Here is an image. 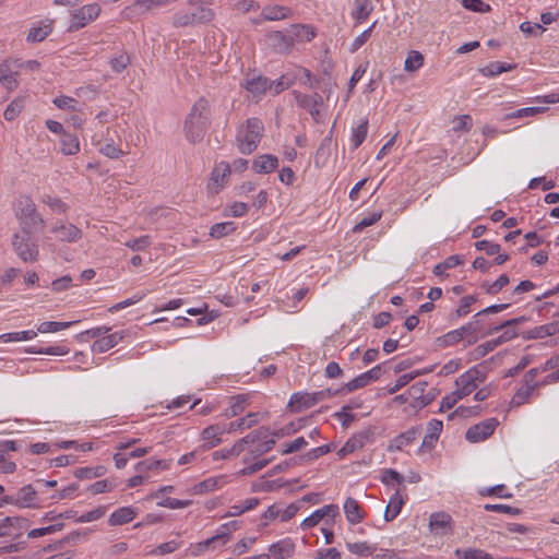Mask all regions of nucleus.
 <instances>
[{"mask_svg":"<svg viewBox=\"0 0 559 559\" xmlns=\"http://www.w3.org/2000/svg\"><path fill=\"white\" fill-rule=\"evenodd\" d=\"M258 498H248L240 504H234L229 508L226 516H239L242 513L254 509L259 504Z\"/></svg>","mask_w":559,"mask_h":559,"instance_id":"de8ad7c7","label":"nucleus"},{"mask_svg":"<svg viewBox=\"0 0 559 559\" xmlns=\"http://www.w3.org/2000/svg\"><path fill=\"white\" fill-rule=\"evenodd\" d=\"M515 68V64H509L506 62L495 61L490 62L480 69L484 76H496L503 72L510 71Z\"/></svg>","mask_w":559,"mask_h":559,"instance_id":"37998d69","label":"nucleus"},{"mask_svg":"<svg viewBox=\"0 0 559 559\" xmlns=\"http://www.w3.org/2000/svg\"><path fill=\"white\" fill-rule=\"evenodd\" d=\"M20 445L14 440H5L0 443V472L12 474L16 469V464L9 460V452H15Z\"/></svg>","mask_w":559,"mask_h":559,"instance_id":"dca6fc26","label":"nucleus"},{"mask_svg":"<svg viewBox=\"0 0 559 559\" xmlns=\"http://www.w3.org/2000/svg\"><path fill=\"white\" fill-rule=\"evenodd\" d=\"M52 31L50 24L45 25H35L31 27L26 40L31 43H39L43 41Z\"/></svg>","mask_w":559,"mask_h":559,"instance_id":"49530a36","label":"nucleus"},{"mask_svg":"<svg viewBox=\"0 0 559 559\" xmlns=\"http://www.w3.org/2000/svg\"><path fill=\"white\" fill-rule=\"evenodd\" d=\"M275 445V439L270 438V430L266 428L265 438L260 439L254 444H249V454L252 457H258L271 451Z\"/></svg>","mask_w":559,"mask_h":559,"instance_id":"2f4dec72","label":"nucleus"},{"mask_svg":"<svg viewBox=\"0 0 559 559\" xmlns=\"http://www.w3.org/2000/svg\"><path fill=\"white\" fill-rule=\"evenodd\" d=\"M152 243L148 235L141 236L139 238L130 239L124 242V246L133 251H141L146 249Z\"/></svg>","mask_w":559,"mask_h":559,"instance_id":"69168bd1","label":"nucleus"},{"mask_svg":"<svg viewBox=\"0 0 559 559\" xmlns=\"http://www.w3.org/2000/svg\"><path fill=\"white\" fill-rule=\"evenodd\" d=\"M346 547L349 550V552H352L354 555H359V556H370L377 549V547L374 545H370L367 542L347 543Z\"/></svg>","mask_w":559,"mask_h":559,"instance_id":"5fc2aeb1","label":"nucleus"},{"mask_svg":"<svg viewBox=\"0 0 559 559\" xmlns=\"http://www.w3.org/2000/svg\"><path fill=\"white\" fill-rule=\"evenodd\" d=\"M266 428L260 427L252 432L248 433L243 438L239 439L230 449H228V453L234 456H238L241 452L245 451L249 444H254L260 439L265 438Z\"/></svg>","mask_w":559,"mask_h":559,"instance_id":"f3484780","label":"nucleus"},{"mask_svg":"<svg viewBox=\"0 0 559 559\" xmlns=\"http://www.w3.org/2000/svg\"><path fill=\"white\" fill-rule=\"evenodd\" d=\"M209 119V102L201 97L194 103L185 121V133L189 142L197 143L203 139L207 129Z\"/></svg>","mask_w":559,"mask_h":559,"instance_id":"f257e3e1","label":"nucleus"},{"mask_svg":"<svg viewBox=\"0 0 559 559\" xmlns=\"http://www.w3.org/2000/svg\"><path fill=\"white\" fill-rule=\"evenodd\" d=\"M278 167V158L272 154L259 155L252 163V168L258 174H271Z\"/></svg>","mask_w":559,"mask_h":559,"instance_id":"b1692460","label":"nucleus"},{"mask_svg":"<svg viewBox=\"0 0 559 559\" xmlns=\"http://www.w3.org/2000/svg\"><path fill=\"white\" fill-rule=\"evenodd\" d=\"M537 384H527L523 383L514 393L510 406L511 407H519L526 403L530 399V396L533 394V392L536 390Z\"/></svg>","mask_w":559,"mask_h":559,"instance_id":"e433bc0d","label":"nucleus"},{"mask_svg":"<svg viewBox=\"0 0 559 559\" xmlns=\"http://www.w3.org/2000/svg\"><path fill=\"white\" fill-rule=\"evenodd\" d=\"M338 514V507L336 504H326L321 509L316 510L312 514L301 522L302 530H309L316 526L323 518H335Z\"/></svg>","mask_w":559,"mask_h":559,"instance_id":"6ab92c4d","label":"nucleus"},{"mask_svg":"<svg viewBox=\"0 0 559 559\" xmlns=\"http://www.w3.org/2000/svg\"><path fill=\"white\" fill-rule=\"evenodd\" d=\"M369 383L370 382L368 381L366 374L361 373V374L357 376L356 378H354L353 380H350L349 382L345 383L342 388H340L337 390H333V391H334L335 395L350 393L358 389L367 386Z\"/></svg>","mask_w":559,"mask_h":559,"instance_id":"a19ab883","label":"nucleus"},{"mask_svg":"<svg viewBox=\"0 0 559 559\" xmlns=\"http://www.w3.org/2000/svg\"><path fill=\"white\" fill-rule=\"evenodd\" d=\"M36 336L37 332L34 330L4 333L0 335V343L29 341L35 338Z\"/></svg>","mask_w":559,"mask_h":559,"instance_id":"c03bdc74","label":"nucleus"},{"mask_svg":"<svg viewBox=\"0 0 559 559\" xmlns=\"http://www.w3.org/2000/svg\"><path fill=\"white\" fill-rule=\"evenodd\" d=\"M249 395L248 394H239L233 396L229 402V408L226 411L227 417L238 416L243 413L247 406L249 405Z\"/></svg>","mask_w":559,"mask_h":559,"instance_id":"c9c22d12","label":"nucleus"},{"mask_svg":"<svg viewBox=\"0 0 559 559\" xmlns=\"http://www.w3.org/2000/svg\"><path fill=\"white\" fill-rule=\"evenodd\" d=\"M109 64L114 72L120 73L130 64V57L127 52L122 51L118 56L110 58Z\"/></svg>","mask_w":559,"mask_h":559,"instance_id":"13d9d810","label":"nucleus"},{"mask_svg":"<svg viewBox=\"0 0 559 559\" xmlns=\"http://www.w3.org/2000/svg\"><path fill=\"white\" fill-rule=\"evenodd\" d=\"M238 528V522L237 521H230L223 525H221L218 532L212 536L211 538H207L204 542L198 543L195 548L198 550V554L209 549L214 548L216 543H221L222 545H225L230 537V533L233 531H236Z\"/></svg>","mask_w":559,"mask_h":559,"instance_id":"9b49d317","label":"nucleus"},{"mask_svg":"<svg viewBox=\"0 0 559 559\" xmlns=\"http://www.w3.org/2000/svg\"><path fill=\"white\" fill-rule=\"evenodd\" d=\"M455 556L459 559H492L487 552L480 549H456Z\"/></svg>","mask_w":559,"mask_h":559,"instance_id":"052dcab7","label":"nucleus"},{"mask_svg":"<svg viewBox=\"0 0 559 559\" xmlns=\"http://www.w3.org/2000/svg\"><path fill=\"white\" fill-rule=\"evenodd\" d=\"M498 426L496 418L486 419L479 424L469 427L465 437L471 442H480L489 438Z\"/></svg>","mask_w":559,"mask_h":559,"instance_id":"f8f14e48","label":"nucleus"},{"mask_svg":"<svg viewBox=\"0 0 559 559\" xmlns=\"http://www.w3.org/2000/svg\"><path fill=\"white\" fill-rule=\"evenodd\" d=\"M260 421L259 413H249L245 417L238 418L235 421L227 424L228 433L235 432L237 430L249 429L252 426L257 425Z\"/></svg>","mask_w":559,"mask_h":559,"instance_id":"7c9ffc66","label":"nucleus"},{"mask_svg":"<svg viewBox=\"0 0 559 559\" xmlns=\"http://www.w3.org/2000/svg\"><path fill=\"white\" fill-rule=\"evenodd\" d=\"M486 379V373L477 367H472L462 373L456 380V392L461 397L469 395Z\"/></svg>","mask_w":559,"mask_h":559,"instance_id":"0eeeda50","label":"nucleus"},{"mask_svg":"<svg viewBox=\"0 0 559 559\" xmlns=\"http://www.w3.org/2000/svg\"><path fill=\"white\" fill-rule=\"evenodd\" d=\"M343 508H344V513H345L346 520L349 523L358 524L365 519L362 509L356 499L348 497L345 500Z\"/></svg>","mask_w":559,"mask_h":559,"instance_id":"bb28decb","label":"nucleus"},{"mask_svg":"<svg viewBox=\"0 0 559 559\" xmlns=\"http://www.w3.org/2000/svg\"><path fill=\"white\" fill-rule=\"evenodd\" d=\"M365 438L364 436H354L352 438H349L345 444L338 451V456L341 457H344L346 456L347 454H350L353 452H355L356 450L360 449L364 447V443H365Z\"/></svg>","mask_w":559,"mask_h":559,"instance_id":"8fccbe9b","label":"nucleus"},{"mask_svg":"<svg viewBox=\"0 0 559 559\" xmlns=\"http://www.w3.org/2000/svg\"><path fill=\"white\" fill-rule=\"evenodd\" d=\"M12 498V506L17 508H35L37 492L32 485H25L20 488L15 493L10 495Z\"/></svg>","mask_w":559,"mask_h":559,"instance_id":"2eb2a0df","label":"nucleus"},{"mask_svg":"<svg viewBox=\"0 0 559 559\" xmlns=\"http://www.w3.org/2000/svg\"><path fill=\"white\" fill-rule=\"evenodd\" d=\"M368 133V121L364 120L357 126L352 132L350 143L354 148H358L367 138Z\"/></svg>","mask_w":559,"mask_h":559,"instance_id":"864d4df0","label":"nucleus"},{"mask_svg":"<svg viewBox=\"0 0 559 559\" xmlns=\"http://www.w3.org/2000/svg\"><path fill=\"white\" fill-rule=\"evenodd\" d=\"M292 10L284 5L271 4L261 11V17L264 21H281L290 16Z\"/></svg>","mask_w":559,"mask_h":559,"instance_id":"cd10ccee","label":"nucleus"},{"mask_svg":"<svg viewBox=\"0 0 559 559\" xmlns=\"http://www.w3.org/2000/svg\"><path fill=\"white\" fill-rule=\"evenodd\" d=\"M138 515V509L134 507H121L115 510L108 518L110 526H118L130 523Z\"/></svg>","mask_w":559,"mask_h":559,"instance_id":"4be33fe9","label":"nucleus"},{"mask_svg":"<svg viewBox=\"0 0 559 559\" xmlns=\"http://www.w3.org/2000/svg\"><path fill=\"white\" fill-rule=\"evenodd\" d=\"M61 152L64 155H74L80 151V142L75 134L63 133L61 135Z\"/></svg>","mask_w":559,"mask_h":559,"instance_id":"58836bf2","label":"nucleus"},{"mask_svg":"<svg viewBox=\"0 0 559 559\" xmlns=\"http://www.w3.org/2000/svg\"><path fill=\"white\" fill-rule=\"evenodd\" d=\"M230 175V164L221 162L212 171L211 180L215 183H221Z\"/></svg>","mask_w":559,"mask_h":559,"instance_id":"bf43d9fd","label":"nucleus"},{"mask_svg":"<svg viewBox=\"0 0 559 559\" xmlns=\"http://www.w3.org/2000/svg\"><path fill=\"white\" fill-rule=\"evenodd\" d=\"M39 201L46 204L51 212L56 214H66L69 210V205L58 197L44 194L40 197Z\"/></svg>","mask_w":559,"mask_h":559,"instance_id":"ea45409f","label":"nucleus"},{"mask_svg":"<svg viewBox=\"0 0 559 559\" xmlns=\"http://www.w3.org/2000/svg\"><path fill=\"white\" fill-rule=\"evenodd\" d=\"M270 45L276 50L278 53L288 55L292 52L294 45L293 39L290 37L289 31L287 33H283L280 31L272 32L267 35Z\"/></svg>","mask_w":559,"mask_h":559,"instance_id":"a211bd4d","label":"nucleus"},{"mask_svg":"<svg viewBox=\"0 0 559 559\" xmlns=\"http://www.w3.org/2000/svg\"><path fill=\"white\" fill-rule=\"evenodd\" d=\"M356 9L352 13L356 21V24L365 22L373 10V5L370 0H355Z\"/></svg>","mask_w":559,"mask_h":559,"instance_id":"4c0bfd02","label":"nucleus"},{"mask_svg":"<svg viewBox=\"0 0 559 559\" xmlns=\"http://www.w3.org/2000/svg\"><path fill=\"white\" fill-rule=\"evenodd\" d=\"M294 97L299 107L307 109L314 120L319 119V116H320L319 107L323 103L322 96L319 93H314L312 95H307V94H302L300 92L295 91Z\"/></svg>","mask_w":559,"mask_h":559,"instance_id":"4468645a","label":"nucleus"},{"mask_svg":"<svg viewBox=\"0 0 559 559\" xmlns=\"http://www.w3.org/2000/svg\"><path fill=\"white\" fill-rule=\"evenodd\" d=\"M78 321H70V322H55V321H45L41 322L37 326V331L39 333H55L62 330H66L76 323Z\"/></svg>","mask_w":559,"mask_h":559,"instance_id":"3c124183","label":"nucleus"},{"mask_svg":"<svg viewBox=\"0 0 559 559\" xmlns=\"http://www.w3.org/2000/svg\"><path fill=\"white\" fill-rule=\"evenodd\" d=\"M284 79L289 82V86L295 83L312 87V75L311 72L302 67H293L287 70L284 74Z\"/></svg>","mask_w":559,"mask_h":559,"instance_id":"412c9836","label":"nucleus"},{"mask_svg":"<svg viewBox=\"0 0 559 559\" xmlns=\"http://www.w3.org/2000/svg\"><path fill=\"white\" fill-rule=\"evenodd\" d=\"M420 435L419 428H412L399 436H396L390 443L389 450L390 451H400L404 447L411 444L414 442L417 437Z\"/></svg>","mask_w":559,"mask_h":559,"instance_id":"c85d7f7f","label":"nucleus"},{"mask_svg":"<svg viewBox=\"0 0 559 559\" xmlns=\"http://www.w3.org/2000/svg\"><path fill=\"white\" fill-rule=\"evenodd\" d=\"M14 213L21 230L34 231L37 227H41L45 224L35 202L28 195H20L16 199Z\"/></svg>","mask_w":559,"mask_h":559,"instance_id":"7ed1b4c3","label":"nucleus"},{"mask_svg":"<svg viewBox=\"0 0 559 559\" xmlns=\"http://www.w3.org/2000/svg\"><path fill=\"white\" fill-rule=\"evenodd\" d=\"M477 300V297L474 296V295H468V296H464L461 301H460V306L457 307V309L455 310V313L454 316L456 318H461V317H465L471 311V306L476 302Z\"/></svg>","mask_w":559,"mask_h":559,"instance_id":"0e129e2a","label":"nucleus"},{"mask_svg":"<svg viewBox=\"0 0 559 559\" xmlns=\"http://www.w3.org/2000/svg\"><path fill=\"white\" fill-rule=\"evenodd\" d=\"M33 231L20 230L12 237V247L16 255L24 262H36L39 257L38 245Z\"/></svg>","mask_w":559,"mask_h":559,"instance_id":"39448f33","label":"nucleus"},{"mask_svg":"<svg viewBox=\"0 0 559 559\" xmlns=\"http://www.w3.org/2000/svg\"><path fill=\"white\" fill-rule=\"evenodd\" d=\"M290 37L293 39V45L296 43H308L311 41L316 35V28L308 24H294L289 29Z\"/></svg>","mask_w":559,"mask_h":559,"instance_id":"5701e85b","label":"nucleus"},{"mask_svg":"<svg viewBox=\"0 0 559 559\" xmlns=\"http://www.w3.org/2000/svg\"><path fill=\"white\" fill-rule=\"evenodd\" d=\"M429 530L437 536H447L452 534L453 522L450 514L445 512H435L429 518Z\"/></svg>","mask_w":559,"mask_h":559,"instance_id":"ddd939ff","label":"nucleus"},{"mask_svg":"<svg viewBox=\"0 0 559 559\" xmlns=\"http://www.w3.org/2000/svg\"><path fill=\"white\" fill-rule=\"evenodd\" d=\"M187 5V9L180 10L173 15V25L175 27L204 24L214 17V12L209 7L207 0H188Z\"/></svg>","mask_w":559,"mask_h":559,"instance_id":"f03ea898","label":"nucleus"},{"mask_svg":"<svg viewBox=\"0 0 559 559\" xmlns=\"http://www.w3.org/2000/svg\"><path fill=\"white\" fill-rule=\"evenodd\" d=\"M226 484L225 476L210 477L194 485L193 493L203 495L222 488Z\"/></svg>","mask_w":559,"mask_h":559,"instance_id":"c756f323","label":"nucleus"},{"mask_svg":"<svg viewBox=\"0 0 559 559\" xmlns=\"http://www.w3.org/2000/svg\"><path fill=\"white\" fill-rule=\"evenodd\" d=\"M106 468L103 465L95 467H80L74 472V476L79 479H93L104 476Z\"/></svg>","mask_w":559,"mask_h":559,"instance_id":"09e8293b","label":"nucleus"},{"mask_svg":"<svg viewBox=\"0 0 559 559\" xmlns=\"http://www.w3.org/2000/svg\"><path fill=\"white\" fill-rule=\"evenodd\" d=\"M404 504V499L401 496L400 491L396 490L395 493L391 497L384 512V520L386 522L393 521L401 512L402 507Z\"/></svg>","mask_w":559,"mask_h":559,"instance_id":"f704fd0d","label":"nucleus"},{"mask_svg":"<svg viewBox=\"0 0 559 559\" xmlns=\"http://www.w3.org/2000/svg\"><path fill=\"white\" fill-rule=\"evenodd\" d=\"M559 333V322H551L548 324L535 326L534 329L527 332L526 337L530 340L535 338H544L547 336H552Z\"/></svg>","mask_w":559,"mask_h":559,"instance_id":"72a5a7b5","label":"nucleus"},{"mask_svg":"<svg viewBox=\"0 0 559 559\" xmlns=\"http://www.w3.org/2000/svg\"><path fill=\"white\" fill-rule=\"evenodd\" d=\"M100 5L98 3H90L81 7L80 9L71 12V23L69 32H76L87 25L90 22L98 17L100 13Z\"/></svg>","mask_w":559,"mask_h":559,"instance_id":"6e6552de","label":"nucleus"},{"mask_svg":"<svg viewBox=\"0 0 559 559\" xmlns=\"http://www.w3.org/2000/svg\"><path fill=\"white\" fill-rule=\"evenodd\" d=\"M377 21L372 23L370 27L365 29L361 34H359L352 43L349 51L352 53L356 52L360 47H362L370 38L372 29L374 28Z\"/></svg>","mask_w":559,"mask_h":559,"instance_id":"680f3d73","label":"nucleus"},{"mask_svg":"<svg viewBox=\"0 0 559 559\" xmlns=\"http://www.w3.org/2000/svg\"><path fill=\"white\" fill-rule=\"evenodd\" d=\"M423 64H424L423 53H420L417 50H412L408 52V55L405 59L404 69L408 72H415L419 68H421Z\"/></svg>","mask_w":559,"mask_h":559,"instance_id":"603ef678","label":"nucleus"},{"mask_svg":"<svg viewBox=\"0 0 559 559\" xmlns=\"http://www.w3.org/2000/svg\"><path fill=\"white\" fill-rule=\"evenodd\" d=\"M20 59H8L0 63V84L8 91L19 86Z\"/></svg>","mask_w":559,"mask_h":559,"instance_id":"9d476101","label":"nucleus"},{"mask_svg":"<svg viewBox=\"0 0 559 559\" xmlns=\"http://www.w3.org/2000/svg\"><path fill=\"white\" fill-rule=\"evenodd\" d=\"M105 512H106V508L98 507L95 510L85 512L82 515H80L79 518H76L75 522L88 523V522L97 521L105 515Z\"/></svg>","mask_w":559,"mask_h":559,"instance_id":"774afa93","label":"nucleus"},{"mask_svg":"<svg viewBox=\"0 0 559 559\" xmlns=\"http://www.w3.org/2000/svg\"><path fill=\"white\" fill-rule=\"evenodd\" d=\"M264 127L261 120L250 118L246 124L238 130L237 147L241 154H251L260 143Z\"/></svg>","mask_w":559,"mask_h":559,"instance_id":"20e7f679","label":"nucleus"},{"mask_svg":"<svg viewBox=\"0 0 559 559\" xmlns=\"http://www.w3.org/2000/svg\"><path fill=\"white\" fill-rule=\"evenodd\" d=\"M270 554L276 559L290 558L295 552V544L289 538H284L274 543L269 548Z\"/></svg>","mask_w":559,"mask_h":559,"instance_id":"a878e982","label":"nucleus"},{"mask_svg":"<svg viewBox=\"0 0 559 559\" xmlns=\"http://www.w3.org/2000/svg\"><path fill=\"white\" fill-rule=\"evenodd\" d=\"M170 461L166 460H144L135 464L134 468L138 473H145L151 469H168Z\"/></svg>","mask_w":559,"mask_h":559,"instance_id":"79ce46f5","label":"nucleus"},{"mask_svg":"<svg viewBox=\"0 0 559 559\" xmlns=\"http://www.w3.org/2000/svg\"><path fill=\"white\" fill-rule=\"evenodd\" d=\"M334 395L332 389L316 392H296L292 394L287 407L292 413H300Z\"/></svg>","mask_w":559,"mask_h":559,"instance_id":"423d86ee","label":"nucleus"},{"mask_svg":"<svg viewBox=\"0 0 559 559\" xmlns=\"http://www.w3.org/2000/svg\"><path fill=\"white\" fill-rule=\"evenodd\" d=\"M497 346L499 345L497 344L496 340L487 341L484 344L476 346L471 352V357L473 360H478L485 357L488 353L492 352Z\"/></svg>","mask_w":559,"mask_h":559,"instance_id":"4d7b16f0","label":"nucleus"},{"mask_svg":"<svg viewBox=\"0 0 559 559\" xmlns=\"http://www.w3.org/2000/svg\"><path fill=\"white\" fill-rule=\"evenodd\" d=\"M121 340L122 335L118 332L105 335L94 342L92 349L96 353H105L116 346Z\"/></svg>","mask_w":559,"mask_h":559,"instance_id":"473e14b6","label":"nucleus"},{"mask_svg":"<svg viewBox=\"0 0 559 559\" xmlns=\"http://www.w3.org/2000/svg\"><path fill=\"white\" fill-rule=\"evenodd\" d=\"M427 385L426 382H418L413 384L409 390L407 391V394L416 400H420L419 405L426 406L431 402L430 397L420 396L419 394L424 392L425 386Z\"/></svg>","mask_w":559,"mask_h":559,"instance_id":"e2e57ef3","label":"nucleus"},{"mask_svg":"<svg viewBox=\"0 0 559 559\" xmlns=\"http://www.w3.org/2000/svg\"><path fill=\"white\" fill-rule=\"evenodd\" d=\"M235 229L236 225L234 222L217 223L211 227L210 235L213 238L219 239L231 234Z\"/></svg>","mask_w":559,"mask_h":559,"instance_id":"6e6d98bb","label":"nucleus"},{"mask_svg":"<svg viewBox=\"0 0 559 559\" xmlns=\"http://www.w3.org/2000/svg\"><path fill=\"white\" fill-rule=\"evenodd\" d=\"M60 242L73 243L82 239L83 233L74 224L58 219L49 229Z\"/></svg>","mask_w":559,"mask_h":559,"instance_id":"1a4fd4ad","label":"nucleus"},{"mask_svg":"<svg viewBox=\"0 0 559 559\" xmlns=\"http://www.w3.org/2000/svg\"><path fill=\"white\" fill-rule=\"evenodd\" d=\"M228 433L226 424H215L203 429L201 439L205 442L207 449L222 442V436Z\"/></svg>","mask_w":559,"mask_h":559,"instance_id":"aec40b11","label":"nucleus"},{"mask_svg":"<svg viewBox=\"0 0 559 559\" xmlns=\"http://www.w3.org/2000/svg\"><path fill=\"white\" fill-rule=\"evenodd\" d=\"M382 212H373L369 216L364 217L359 223L353 227L354 233H361L366 227H369L380 221Z\"/></svg>","mask_w":559,"mask_h":559,"instance_id":"338daca9","label":"nucleus"},{"mask_svg":"<svg viewBox=\"0 0 559 559\" xmlns=\"http://www.w3.org/2000/svg\"><path fill=\"white\" fill-rule=\"evenodd\" d=\"M242 85L253 97H260L267 90H272L269 79L261 75L247 79Z\"/></svg>","mask_w":559,"mask_h":559,"instance_id":"393cba45","label":"nucleus"},{"mask_svg":"<svg viewBox=\"0 0 559 559\" xmlns=\"http://www.w3.org/2000/svg\"><path fill=\"white\" fill-rule=\"evenodd\" d=\"M547 109V107H525L504 115L502 120L534 117L538 114L545 112Z\"/></svg>","mask_w":559,"mask_h":559,"instance_id":"a18cd8bd","label":"nucleus"}]
</instances>
